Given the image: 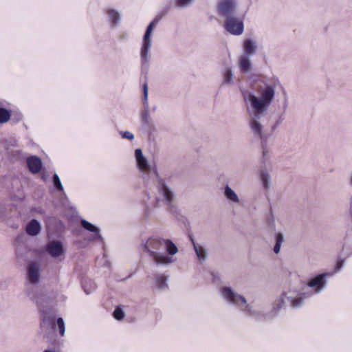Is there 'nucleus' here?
Here are the masks:
<instances>
[{"mask_svg":"<svg viewBox=\"0 0 352 352\" xmlns=\"http://www.w3.org/2000/svg\"><path fill=\"white\" fill-rule=\"evenodd\" d=\"M220 293L228 304L239 307L245 316L256 321L269 320L277 317L285 304H288L294 309L300 308L309 296L308 293L296 288L289 289L272 302V308L269 311H264L260 308L254 307L248 304L244 296L238 294L230 287H222Z\"/></svg>","mask_w":352,"mask_h":352,"instance_id":"1","label":"nucleus"},{"mask_svg":"<svg viewBox=\"0 0 352 352\" xmlns=\"http://www.w3.org/2000/svg\"><path fill=\"white\" fill-rule=\"evenodd\" d=\"M280 87V82L276 78L270 80L260 79L254 85V91L258 94L245 91L243 100L247 107L255 109L258 111H267L276 96V90Z\"/></svg>","mask_w":352,"mask_h":352,"instance_id":"2","label":"nucleus"},{"mask_svg":"<svg viewBox=\"0 0 352 352\" xmlns=\"http://www.w3.org/2000/svg\"><path fill=\"white\" fill-rule=\"evenodd\" d=\"M146 251L157 266H168L175 262L173 256L178 252L177 245L170 239L157 236L148 238L142 243Z\"/></svg>","mask_w":352,"mask_h":352,"instance_id":"3","label":"nucleus"},{"mask_svg":"<svg viewBox=\"0 0 352 352\" xmlns=\"http://www.w3.org/2000/svg\"><path fill=\"white\" fill-rule=\"evenodd\" d=\"M29 298L34 301L38 307L40 311L43 313V317L41 321V333L45 337H48L55 330L54 317L50 316L47 311L43 309V305L47 302V297L45 294L40 292L29 290L28 292Z\"/></svg>","mask_w":352,"mask_h":352,"instance_id":"4","label":"nucleus"},{"mask_svg":"<svg viewBox=\"0 0 352 352\" xmlns=\"http://www.w3.org/2000/svg\"><path fill=\"white\" fill-rule=\"evenodd\" d=\"M158 23L157 19L151 21L147 26L143 36L140 48L141 69L144 72H147L150 66L151 54L150 50L152 46V32Z\"/></svg>","mask_w":352,"mask_h":352,"instance_id":"5","label":"nucleus"},{"mask_svg":"<svg viewBox=\"0 0 352 352\" xmlns=\"http://www.w3.org/2000/svg\"><path fill=\"white\" fill-rule=\"evenodd\" d=\"M249 116V126L253 135L261 139L263 136L264 125L262 122V118L266 111H258L255 109L247 107Z\"/></svg>","mask_w":352,"mask_h":352,"instance_id":"6","label":"nucleus"},{"mask_svg":"<svg viewBox=\"0 0 352 352\" xmlns=\"http://www.w3.org/2000/svg\"><path fill=\"white\" fill-rule=\"evenodd\" d=\"M135 157L139 170L145 179L157 177V171L155 166H151L146 158L144 157L141 148L135 150Z\"/></svg>","mask_w":352,"mask_h":352,"instance_id":"7","label":"nucleus"},{"mask_svg":"<svg viewBox=\"0 0 352 352\" xmlns=\"http://www.w3.org/2000/svg\"><path fill=\"white\" fill-rule=\"evenodd\" d=\"M333 276V272H325L317 274L314 277L310 278L307 285L311 289V292H307L309 296L311 294H318L322 292L327 285V278ZM308 296L307 298H308Z\"/></svg>","mask_w":352,"mask_h":352,"instance_id":"8","label":"nucleus"},{"mask_svg":"<svg viewBox=\"0 0 352 352\" xmlns=\"http://www.w3.org/2000/svg\"><path fill=\"white\" fill-rule=\"evenodd\" d=\"M237 2L236 0H220L217 4V13L226 20L233 18L236 14Z\"/></svg>","mask_w":352,"mask_h":352,"instance_id":"9","label":"nucleus"},{"mask_svg":"<svg viewBox=\"0 0 352 352\" xmlns=\"http://www.w3.org/2000/svg\"><path fill=\"white\" fill-rule=\"evenodd\" d=\"M226 30L232 35L239 36L244 32V23L242 19L234 16L226 20L224 23Z\"/></svg>","mask_w":352,"mask_h":352,"instance_id":"10","label":"nucleus"},{"mask_svg":"<svg viewBox=\"0 0 352 352\" xmlns=\"http://www.w3.org/2000/svg\"><path fill=\"white\" fill-rule=\"evenodd\" d=\"M41 264L38 262H30L27 265V280L30 285L35 286L40 283Z\"/></svg>","mask_w":352,"mask_h":352,"instance_id":"11","label":"nucleus"},{"mask_svg":"<svg viewBox=\"0 0 352 352\" xmlns=\"http://www.w3.org/2000/svg\"><path fill=\"white\" fill-rule=\"evenodd\" d=\"M80 226L83 229L94 234L93 236L89 238V241H96L100 243L103 242L104 239L100 234V230L99 228L85 219L80 220Z\"/></svg>","mask_w":352,"mask_h":352,"instance_id":"12","label":"nucleus"},{"mask_svg":"<svg viewBox=\"0 0 352 352\" xmlns=\"http://www.w3.org/2000/svg\"><path fill=\"white\" fill-rule=\"evenodd\" d=\"M157 189L160 195H161L168 204H171L175 198V195L170 188L166 182L160 179L158 181Z\"/></svg>","mask_w":352,"mask_h":352,"instance_id":"13","label":"nucleus"},{"mask_svg":"<svg viewBox=\"0 0 352 352\" xmlns=\"http://www.w3.org/2000/svg\"><path fill=\"white\" fill-rule=\"evenodd\" d=\"M104 12L107 16V19L112 28L118 27L120 25L122 15L118 10L108 7L105 8Z\"/></svg>","mask_w":352,"mask_h":352,"instance_id":"14","label":"nucleus"},{"mask_svg":"<svg viewBox=\"0 0 352 352\" xmlns=\"http://www.w3.org/2000/svg\"><path fill=\"white\" fill-rule=\"evenodd\" d=\"M148 85L146 83L143 85V94H144V109L142 112L141 118L143 124L148 125L150 124V116L148 113Z\"/></svg>","mask_w":352,"mask_h":352,"instance_id":"15","label":"nucleus"},{"mask_svg":"<svg viewBox=\"0 0 352 352\" xmlns=\"http://www.w3.org/2000/svg\"><path fill=\"white\" fill-rule=\"evenodd\" d=\"M27 165L32 173L36 174L41 171L43 164L38 156L31 155L27 158Z\"/></svg>","mask_w":352,"mask_h":352,"instance_id":"16","label":"nucleus"},{"mask_svg":"<svg viewBox=\"0 0 352 352\" xmlns=\"http://www.w3.org/2000/svg\"><path fill=\"white\" fill-rule=\"evenodd\" d=\"M238 66L243 74L250 72L252 69L251 56L241 54L238 58Z\"/></svg>","mask_w":352,"mask_h":352,"instance_id":"17","label":"nucleus"},{"mask_svg":"<svg viewBox=\"0 0 352 352\" xmlns=\"http://www.w3.org/2000/svg\"><path fill=\"white\" fill-rule=\"evenodd\" d=\"M47 252L53 257H58L64 254V249L60 241H52L47 245Z\"/></svg>","mask_w":352,"mask_h":352,"instance_id":"18","label":"nucleus"},{"mask_svg":"<svg viewBox=\"0 0 352 352\" xmlns=\"http://www.w3.org/2000/svg\"><path fill=\"white\" fill-rule=\"evenodd\" d=\"M243 54L242 55L254 56L257 51V45L255 40L246 38L243 43Z\"/></svg>","mask_w":352,"mask_h":352,"instance_id":"19","label":"nucleus"},{"mask_svg":"<svg viewBox=\"0 0 352 352\" xmlns=\"http://www.w3.org/2000/svg\"><path fill=\"white\" fill-rule=\"evenodd\" d=\"M222 85L231 86L234 84V73L231 67H225L222 69Z\"/></svg>","mask_w":352,"mask_h":352,"instance_id":"20","label":"nucleus"},{"mask_svg":"<svg viewBox=\"0 0 352 352\" xmlns=\"http://www.w3.org/2000/svg\"><path fill=\"white\" fill-rule=\"evenodd\" d=\"M191 241L193 245V249L196 253L197 257L198 258L200 262H204L207 258V251L206 248L201 245L197 243L195 240L191 238Z\"/></svg>","mask_w":352,"mask_h":352,"instance_id":"21","label":"nucleus"},{"mask_svg":"<svg viewBox=\"0 0 352 352\" xmlns=\"http://www.w3.org/2000/svg\"><path fill=\"white\" fill-rule=\"evenodd\" d=\"M41 232V224L37 220H32L27 226L26 232L30 236H36Z\"/></svg>","mask_w":352,"mask_h":352,"instance_id":"22","label":"nucleus"},{"mask_svg":"<svg viewBox=\"0 0 352 352\" xmlns=\"http://www.w3.org/2000/svg\"><path fill=\"white\" fill-rule=\"evenodd\" d=\"M224 196L230 202L233 204H239L240 202V199L239 198L236 193L230 187V186L226 185L224 188Z\"/></svg>","mask_w":352,"mask_h":352,"instance_id":"23","label":"nucleus"},{"mask_svg":"<svg viewBox=\"0 0 352 352\" xmlns=\"http://www.w3.org/2000/svg\"><path fill=\"white\" fill-rule=\"evenodd\" d=\"M155 284L160 289H164L168 287V276L164 274H157L155 276Z\"/></svg>","mask_w":352,"mask_h":352,"instance_id":"24","label":"nucleus"},{"mask_svg":"<svg viewBox=\"0 0 352 352\" xmlns=\"http://www.w3.org/2000/svg\"><path fill=\"white\" fill-rule=\"evenodd\" d=\"M285 242L284 234L281 232H277L275 234V245L274 246V252L276 254L280 253L282 244Z\"/></svg>","mask_w":352,"mask_h":352,"instance_id":"25","label":"nucleus"},{"mask_svg":"<svg viewBox=\"0 0 352 352\" xmlns=\"http://www.w3.org/2000/svg\"><path fill=\"white\" fill-rule=\"evenodd\" d=\"M260 177L263 188L268 190L270 187V176L269 173L265 170H263Z\"/></svg>","mask_w":352,"mask_h":352,"instance_id":"26","label":"nucleus"},{"mask_svg":"<svg viewBox=\"0 0 352 352\" xmlns=\"http://www.w3.org/2000/svg\"><path fill=\"white\" fill-rule=\"evenodd\" d=\"M10 111L3 107H0V123H6L10 119Z\"/></svg>","mask_w":352,"mask_h":352,"instance_id":"27","label":"nucleus"},{"mask_svg":"<svg viewBox=\"0 0 352 352\" xmlns=\"http://www.w3.org/2000/svg\"><path fill=\"white\" fill-rule=\"evenodd\" d=\"M52 180H53L54 186L55 188L56 189V190L58 192H63L64 191L63 186L61 183L59 176L56 173H55L53 175Z\"/></svg>","mask_w":352,"mask_h":352,"instance_id":"28","label":"nucleus"},{"mask_svg":"<svg viewBox=\"0 0 352 352\" xmlns=\"http://www.w3.org/2000/svg\"><path fill=\"white\" fill-rule=\"evenodd\" d=\"M195 0H175V6L179 8H186L190 6Z\"/></svg>","mask_w":352,"mask_h":352,"instance_id":"29","label":"nucleus"},{"mask_svg":"<svg viewBox=\"0 0 352 352\" xmlns=\"http://www.w3.org/2000/svg\"><path fill=\"white\" fill-rule=\"evenodd\" d=\"M113 316L116 320H122L124 318L125 314L123 309L121 307H117L114 310Z\"/></svg>","mask_w":352,"mask_h":352,"instance_id":"30","label":"nucleus"},{"mask_svg":"<svg viewBox=\"0 0 352 352\" xmlns=\"http://www.w3.org/2000/svg\"><path fill=\"white\" fill-rule=\"evenodd\" d=\"M57 326L60 336H63L65 332V325L64 320L62 318H58L57 319Z\"/></svg>","mask_w":352,"mask_h":352,"instance_id":"31","label":"nucleus"},{"mask_svg":"<svg viewBox=\"0 0 352 352\" xmlns=\"http://www.w3.org/2000/svg\"><path fill=\"white\" fill-rule=\"evenodd\" d=\"M120 135H122V138L128 139L129 140H132L134 139V135L130 131H120Z\"/></svg>","mask_w":352,"mask_h":352,"instance_id":"32","label":"nucleus"},{"mask_svg":"<svg viewBox=\"0 0 352 352\" xmlns=\"http://www.w3.org/2000/svg\"><path fill=\"white\" fill-rule=\"evenodd\" d=\"M344 260H340L337 262L336 265L335 267V269L333 271H331V272H333V275L337 273L338 271L341 270V268L344 265Z\"/></svg>","mask_w":352,"mask_h":352,"instance_id":"33","label":"nucleus"},{"mask_svg":"<svg viewBox=\"0 0 352 352\" xmlns=\"http://www.w3.org/2000/svg\"><path fill=\"white\" fill-rule=\"evenodd\" d=\"M263 157L264 160L269 158V151L265 147L263 148Z\"/></svg>","mask_w":352,"mask_h":352,"instance_id":"34","label":"nucleus"},{"mask_svg":"<svg viewBox=\"0 0 352 352\" xmlns=\"http://www.w3.org/2000/svg\"><path fill=\"white\" fill-rule=\"evenodd\" d=\"M284 119H285V117H284L283 114H282L278 118V119L276 121V123L274 124V126L272 127V129H274L278 124H280L283 121Z\"/></svg>","mask_w":352,"mask_h":352,"instance_id":"35","label":"nucleus"},{"mask_svg":"<svg viewBox=\"0 0 352 352\" xmlns=\"http://www.w3.org/2000/svg\"><path fill=\"white\" fill-rule=\"evenodd\" d=\"M43 352H58V351L54 348H48L47 349H45Z\"/></svg>","mask_w":352,"mask_h":352,"instance_id":"36","label":"nucleus"},{"mask_svg":"<svg viewBox=\"0 0 352 352\" xmlns=\"http://www.w3.org/2000/svg\"><path fill=\"white\" fill-rule=\"evenodd\" d=\"M287 107V101H285V104H284V108L286 109Z\"/></svg>","mask_w":352,"mask_h":352,"instance_id":"37","label":"nucleus"},{"mask_svg":"<svg viewBox=\"0 0 352 352\" xmlns=\"http://www.w3.org/2000/svg\"><path fill=\"white\" fill-rule=\"evenodd\" d=\"M85 293H87V294H89L90 293L89 292H88V291H87V289H85Z\"/></svg>","mask_w":352,"mask_h":352,"instance_id":"38","label":"nucleus"}]
</instances>
